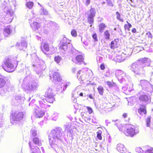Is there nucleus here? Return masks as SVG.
I'll return each mask as SVG.
<instances>
[{"instance_id": "29", "label": "nucleus", "mask_w": 153, "mask_h": 153, "mask_svg": "<svg viewBox=\"0 0 153 153\" xmlns=\"http://www.w3.org/2000/svg\"><path fill=\"white\" fill-rule=\"evenodd\" d=\"M71 122L66 123L64 126L65 128V131H67L68 132H71Z\"/></svg>"}, {"instance_id": "60", "label": "nucleus", "mask_w": 153, "mask_h": 153, "mask_svg": "<svg viewBox=\"0 0 153 153\" xmlns=\"http://www.w3.org/2000/svg\"><path fill=\"white\" fill-rule=\"evenodd\" d=\"M122 90L125 92L126 91L128 90L127 86L126 85L125 86L123 87L122 88Z\"/></svg>"}, {"instance_id": "54", "label": "nucleus", "mask_w": 153, "mask_h": 153, "mask_svg": "<svg viewBox=\"0 0 153 153\" xmlns=\"http://www.w3.org/2000/svg\"><path fill=\"white\" fill-rule=\"evenodd\" d=\"M25 70L26 71V74L27 75V76H29L31 78V77L30 76V72L29 71V68L28 67H27L26 68H25Z\"/></svg>"}, {"instance_id": "3", "label": "nucleus", "mask_w": 153, "mask_h": 153, "mask_svg": "<svg viewBox=\"0 0 153 153\" xmlns=\"http://www.w3.org/2000/svg\"><path fill=\"white\" fill-rule=\"evenodd\" d=\"M30 76H27L19 81L20 84L22 88L25 90L33 91L36 90L39 85L37 81L32 80Z\"/></svg>"}, {"instance_id": "20", "label": "nucleus", "mask_w": 153, "mask_h": 153, "mask_svg": "<svg viewBox=\"0 0 153 153\" xmlns=\"http://www.w3.org/2000/svg\"><path fill=\"white\" fill-rule=\"evenodd\" d=\"M4 11L8 16H11L13 13V12L12 10L10 7L8 5L5 7Z\"/></svg>"}, {"instance_id": "11", "label": "nucleus", "mask_w": 153, "mask_h": 153, "mask_svg": "<svg viewBox=\"0 0 153 153\" xmlns=\"http://www.w3.org/2000/svg\"><path fill=\"white\" fill-rule=\"evenodd\" d=\"M131 53L129 55V54L126 55V54L123 53L121 55L116 56L114 58V59L115 61L117 62H121L123 61L125 59H126V57L130 56L131 55Z\"/></svg>"}, {"instance_id": "23", "label": "nucleus", "mask_w": 153, "mask_h": 153, "mask_svg": "<svg viewBox=\"0 0 153 153\" xmlns=\"http://www.w3.org/2000/svg\"><path fill=\"white\" fill-rule=\"evenodd\" d=\"M12 31L10 30V26L6 27L4 29V34L6 37H7L11 33Z\"/></svg>"}, {"instance_id": "5", "label": "nucleus", "mask_w": 153, "mask_h": 153, "mask_svg": "<svg viewBox=\"0 0 153 153\" xmlns=\"http://www.w3.org/2000/svg\"><path fill=\"white\" fill-rule=\"evenodd\" d=\"M24 115L22 112H16L13 113L10 120L11 123L13 125L16 124L18 122L23 119Z\"/></svg>"}, {"instance_id": "37", "label": "nucleus", "mask_w": 153, "mask_h": 153, "mask_svg": "<svg viewBox=\"0 0 153 153\" xmlns=\"http://www.w3.org/2000/svg\"><path fill=\"white\" fill-rule=\"evenodd\" d=\"M94 17H92L88 16V22L91 24L90 27L92 26L94 21Z\"/></svg>"}, {"instance_id": "56", "label": "nucleus", "mask_w": 153, "mask_h": 153, "mask_svg": "<svg viewBox=\"0 0 153 153\" xmlns=\"http://www.w3.org/2000/svg\"><path fill=\"white\" fill-rule=\"evenodd\" d=\"M97 37V34L96 33H94L92 35L93 38L94 40V41H98Z\"/></svg>"}, {"instance_id": "45", "label": "nucleus", "mask_w": 153, "mask_h": 153, "mask_svg": "<svg viewBox=\"0 0 153 153\" xmlns=\"http://www.w3.org/2000/svg\"><path fill=\"white\" fill-rule=\"evenodd\" d=\"M31 134L33 137H36L37 135L36 131L34 129H32L31 130Z\"/></svg>"}, {"instance_id": "51", "label": "nucleus", "mask_w": 153, "mask_h": 153, "mask_svg": "<svg viewBox=\"0 0 153 153\" xmlns=\"http://www.w3.org/2000/svg\"><path fill=\"white\" fill-rule=\"evenodd\" d=\"M136 151L138 153H141L143 151L142 149L140 147H137L135 149Z\"/></svg>"}, {"instance_id": "42", "label": "nucleus", "mask_w": 153, "mask_h": 153, "mask_svg": "<svg viewBox=\"0 0 153 153\" xmlns=\"http://www.w3.org/2000/svg\"><path fill=\"white\" fill-rule=\"evenodd\" d=\"M107 84L109 86L110 88L113 87L116 85L115 83H112L111 82L109 81H107L106 82Z\"/></svg>"}, {"instance_id": "12", "label": "nucleus", "mask_w": 153, "mask_h": 153, "mask_svg": "<svg viewBox=\"0 0 153 153\" xmlns=\"http://www.w3.org/2000/svg\"><path fill=\"white\" fill-rule=\"evenodd\" d=\"M29 23L33 30L36 31L40 27V25L37 22H34L33 19L29 20Z\"/></svg>"}, {"instance_id": "16", "label": "nucleus", "mask_w": 153, "mask_h": 153, "mask_svg": "<svg viewBox=\"0 0 153 153\" xmlns=\"http://www.w3.org/2000/svg\"><path fill=\"white\" fill-rule=\"evenodd\" d=\"M29 147L31 151V153H41L39 148L33 145V143H29Z\"/></svg>"}, {"instance_id": "28", "label": "nucleus", "mask_w": 153, "mask_h": 153, "mask_svg": "<svg viewBox=\"0 0 153 153\" xmlns=\"http://www.w3.org/2000/svg\"><path fill=\"white\" fill-rule=\"evenodd\" d=\"M8 91L7 89L3 88L0 90V95L2 96H5L8 94Z\"/></svg>"}, {"instance_id": "22", "label": "nucleus", "mask_w": 153, "mask_h": 153, "mask_svg": "<svg viewBox=\"0 0 153 153\" xmlns=\"http://www.w3.org/2000/svg\"><path fill=\"white\" fill-rule=\"evenodd\" d=\"M45 101L48 102L46 101V99H43L39 101V104L41 108H46L48 107V105L46 103Z\"/></svg>"}, {"instance_id": "6", "label": "nucleus", "mask_w": 153, "mask_h": 153, "mask_svg": "<svg viewBox=\"0 0 153 153\" xmlns=\"http://www.w3.org/2000/svg\"><path fill=\"white\" fill-rule=\"evenodd\" d=\"M125 126L126 128L125 131V133L127 134L131 137L139 133L138 129H136V128L133 125L127 124L125 125Z\"/></svg>"}, {"instance_id": "63", "label": "nucleus", "mask_w": 153, "mask_h": 153, "mask_svg": "<svg viewBox=\"0 0 153 153\" xmlns=\"http://www.w3.org/2000/svg\"><path fill=\"white\" fill-rule=\"evenodd\" d=\"M110 75L109 72L107 71L105 74V75L106 76H108Z\"/></svg>"}, {"instance_id": "27", "label": "nucleus", "mask_w": 153, "mask_h": 153, "mask_svg": "<svg viewBox=\"0 0 153 153\" xmlns=\"http://www.w3.org/2000/svg\"><path fill=\"white\" fill-rule=\"evenodd\" d=\"M96 13L95 9L94 8H91L90 11L88 12V16L94 17Z\"/></svg>"}, {"instance_id": "38", "label": "nucleus", "mask_w": 153, "mask_h": 153, "mask_svg": "<svg viewBox=\"0 0 153 153\" xmlns=\"http://www.w3.org/2000/svg\"><path fill=\"white\" fill-rule=\"evenodd\" d=\"M102 131L101 130H99L97 132V137L100 140H101L102 139V137L101 134Z\"/></svg>"}, {"instance_id": "59", "label": "nucleus", "mask_w": 153, "mask_h": 153, "mask_svg": "<svg viewBox=\"0 0 153 153\" xmlns=\"http://www.w3.org/2000/svg\"><path fill=\"white\" fill-rule=\"evenodd\" d=\"M107 4L109 6H113L112 3L110 0H107Z\"/></svg>"}, {"instance_id": "58", "label": "nucleus", "mask_w": 153, "mask_h": 153, "mask_svg": "<svg viewBox=\"0 0 153 153\" xmlns=\"http://www.w3.org/2000/svg\"><path fill=\"white\" fill-rule=\"evenodd\" d=\"M106 108L108 107V108H107L108 109H109L110 108V110L109 111H111L112 110V108L113 107H111V105L110 103H109L108 104H107V106H106Z\"/></svg>"}, {"instance_id": "15", "label": "nucleus", "mask_w": 153, "mask_h": 153, "mask_svg": "<svg viewBox=\"0 0 153 153\" xmlns=\"http://www.w3.org/2000/svg\"><path fill=\"white\" fill-rule=\"evenodd\" d=\"M16 46H18V48L19 50L25 51L27 47V44L25 40H23L20 44H19L18 43H17Z\"/></svg>"}, {"instance_id": "25", "label": "nucleus", "mask_w": 153, "mask_h": 153, "mask_svg": "<svg viewBox=\"0 0 153 153\" xmlns=\"http://www.w3.org/2000/svg\"><path fill=\"white\" fill-rule=\"evenodd\" d=\"M53 79L55 81H60L61 79L59 74L58 72H55L52 76Z\"/></svg>"}, {"instance_id": "32", "label": "nucleus", "mask_w": 153, "mask_h": 153, "mask_svg": "<svg viewBox=\"0 0 153 153\" xmlns=\"http://www.w3.org/2000/svg\"><path fill=\"white\" fill-rule=\"evenodd\" d=\"M99 30L100 32L101 33H102L103 32V30L106 27V26L105 24L104 23H101L99 25Z\"/></svg>"}, {"instance_id": "30", "label": "nucleus", "mask_w": 153, "mask_h": 153, "mask_svg": "<svg viewBox=\"0 0 153 153\" xmlns=\"http://www.w3.org/2000/svg\"><path fill=\"white\" fill-rule=\"evenodd\" d=\"M129 78L130 77L126 79L125 77H122L120 78H118V79L120 83L126 84L128 81Z\"/></svg>"}, {"instance_id": "44", "label": "nucleus", "mask_w": 153, "mask_h": 153, "mask_svg": "<svg viewBox=\"0 0 153 153\" xmlns=\"http://www.w3.org/2000/svg\"><path fill=\"white\" fill-rule=\"evenodd\" d=\"M116 15H117V19L118 20L120 21V22H123V19L120 18V13L118 12H117L116 13Z\"/></svg>"}, {"instance_id": "36", "label": "nucleus", "mask_w": 153, "mask_h": 153, "mask_svg": "<svg viewBox=\"0 0 153 153\" xmlns=\"http://www.w3.org/2000/svg\"><path fill=\"white\" fill-rule=\"evenodd\" d=\"M26 5L29 9H31L33 5V2H28L26 3Z\"/></svg>"}, {"instance_id": "46", "label": "nucleus", "mask_w": 153, "mask_h": 153, "mask_svg": "<svg viewBox=\"0 0 153 153\" xmlns=\"http://www.w3.org/2000/svg\"><path fill=\"white\" fill-rule=\"evenodd\" d=\"M40 14L41 15H46L48 14V12L45 10L41 9L40 10Z\"/></svg>"}, {"instance_id": "14", "label": "nucleus", "mask_w": 153, "mask_h": 153, "mask_svg": "<svg viewBox=\"0 0 153 153\" xmlns=\"http://www.w3.org/2000/svg\"><path fill=\"white\" fill-rule=\"evenodd\" d=\"M139 100L143 102L149 103L151 102L150 97L144 94H140L139 97Z\"/></svg>"}, {"instance_id": "19", "label": "nucleus", "mask_w": 153, "mask_h": 153, "mask_svg": "<svg viewBox=\"0 0 153 153\" xmlns=\"http://www.w3.org/2000/svg\"><path fill=\"white\" fill-rule=\"evenodd\" d=\"M146 106L144 105H140V107L138 109V113L141 115L143 114H146Z\"/></svg>"}, {"instance_id": "62", "label": "nucleus", "mask_w": 153, "mask_h": 153, "mask_svg": "<svg viewBox=\"0 0 153 153\" xmlns=\"http://www.w3.org/2000/svg\"><path fill=\"white\" fill-rule=\"evenodd\" d=\"M35 100H34V99L29 104V105L30 106V105H31V106H33L32 104L35 102Z\"/></svg>"}, {"instance_id": "13", "label": "nucleus", "mask_w": 153, "mask_h": 153, "mask_svg": "<svg viewBox=\"0 0 153 153\" xmlns=\"http://www.w3.org/2000/svg\"><path fill=\"white\" fill-rule=\"evenodd\" d=\"M115 75L117 78L124 77L127 78H129V76L127 75L124 71L120 70H117L115 72Z\"/></svg>"}, {"instance_id": "8", "label": "nucleus", "mask_w": 153, "mask_h": 153, "mask_svg": "<svg viewBox=\"0 0 153 153\" xmlns=\"http://www.w3.org/2000/svg\"><path fill=\"white\" fill-rule=\"evenodd\" d=\"M71 41L65 37H63L62 39L61 42V44L60 46V49L63 50L65 51L67 49H69V48H72V45L70 43Z\"/></svg>"}, {"instance_id": "34", "label": "nucleus", "mask_w": 153, "mask_h": 153, "mask_svg": "<svg viewBox=\"0 0 153 153\" xmlns=\"http://www.w3.org/2000/svg\"><path fill=\"white\" fill-rule=\"evenodd\" d=\"M104 35L106 39L109 40L110 39V34L108 30H107L104 33Z\"/></svg>"}, {"instance_id": "9", "label": "nucleus", "mask_w": 153, "mask_h": 153, "mask_svg": "<svg viewBox=\"0 0 153 153\" xmlns=\"http://www.w3.org/2000/svg\"><path fill=\"white\" fill-rule=\"evenodd\" d=\"M140 84L142 89L146 91L151 92L153 91V88L151 84L148 81L141 80L140 81Z\"/></svg>"}, {"instance_id": "50", "label": "nucleus", "mask_w": 153, "mask_h": 153, "mask_svg": "<svg viewBox=\"0 0 153 153\" xmlns=\"http://www.w3.org/2000/svg\"><path fill=\"white\" fill-rule=\"evenodd\" d=\"M143 153H153V148H150V149L147 150L145 152Z\"/></svg>"}, {"instance_id": "53", "label": "nucleus", "mask_w": 153, "mask_h": 153, "mask_svg": "<svg viewBox=\"0 0 153 153\" xmlns=\"http://www.w3.org/2000/svg\"><path fill=\"white\" fill-rule=\"evenodd\" d=\"M132 25L131 24L128 23V25L126 24L124 25V28L125 29H126V28H130L131 27Z\"/></svg>"}, {"instance_id": "49", "label": "nucleus", "mask_w": 153, "mask_h": 153, "mask_svg": "<svg viewBox=\"0 0 153 153\" xmlns=\"http://www.w3.org/2000/svg\"><path fill=\"white\" fill-rule=\"evenodd\" d=\"M86 108L88 110V111L89 114H91L92 113L93 111L92 109L91 108L88 106H86Z\"/></svg>"}, {"instance_id": "33", "label": "nucleus", "mask_w": 153, "mask_h": 153, "mask_svg": "<svg viewBox=\"0 0 153 153\" xmlns=\"http://www.w3.org/2000/svg\"><path fill=\"white\" fill-rule=\"evenodd\" d=\"M6 83L5 80L2 78H0V88L3 87Z\"/></svg>"}, {"instance_id": "17", "label": "nucleus", "mask_w": 153, "mask_h": 153, "mask_svg": "<svg viewBox=\"0 0 153 153\" xmlns=\"http://www.w3.org/2000/svg\"><path fill=\"white\" fill-rule=\"evenodd\" d=\"M41 49L42 51L44 53L47 54V52L49 51V47L48 44L46 43H42L41 46Z\"/></svg>"}, {"instance_id": "2", "label": "nucleus", "mask_w": 153, "mask_h": 153, "mask_svg": "<svg viewBox=\"0 0 153 153\" xmlns=\"http://www.w3.org/2000/svg\"><path fill=\"white\" fill-rule=\"evenodd\" d=\"M150 62V60L148 58H142L133 63L130 69L136 74H144V68L149 66Z\"/></svg>"}, {"instance_id": "40", "label": "nucleus", "mask_w": 153, "mask_h": 153, "mask_svg": "<svg viewBox=\"0 0 153 153\" xmlns=\"http://www.w3.org/2000/svg\"><path fill=\"white\" fill-rule=\"evenodd\" d=\"M61 59V57L59 56H56L54 57L55 61L58 64L59 63Z\"/></svg>"}, {"instance_id": "35", "label": "nucleus", "mask_w": 153, "mask_h": 153, "mask_svg": "<svg viewBox=\"0 0 153 153\" xmlns=\"http://www.w3.org/2000/svg\"><path fill=\"white\" fill-rule=\"evenodd\" d=\"M97 90L99 94L100 95H102L103 94L104 92L103 88L101 86H99L97 88Z\"/></svg>"}, {"instance_id": "18", "label": "nucleus", "mask_w": 153, "mask_h": 153, "mask_svg": "<svg viewBox=\"0 0 153 153\" xmlns=\"http://www.w3.org/2000/svg\"><path fill=\"white\" fill-rule=\"evenodd\" d=\"M74 60H75V61L74 60H72L76 64L80 65L81 64V62H83V57L82 55H79L76 57L75 59Z\"/></svg>"}, {"instance_id": "31", "label": "nucleus", "mask_w": 153, "mask_h": 153, "mask_svg": "<svg viewBox=\"0 0 153 153\" xmlns=\"http://www.w3.org/2000/svg\"><path fill=\"white\" fill-rule=\"evenodd\" d=\"M50 26L51 28L54 29L57 27V24L54 22L52 21H50L48 24V26Z\"/></svg>"}, {"instance_id": "41", "label": "nucleus", "mask_w": 153, "mask_h": 153, "mask_svg": "<svg viewBox=\"0 0 153 153\" xmlns=\"http://www.w3.org/2000/svg\"><path fill=\"white\" fill-rule=\"evenodd\" d=\"M52 120H56L58 117V114L56 112H55L52 115Z\"/></svg>"}, {"instance_id": "64", "label": "nucleus", "mask_w": 153, "mask_h": 153, "mask_svg": "<svg viewBox=\"0 0 153 153\" xmlns=\"http://www.w3.org/2000/svg\"><path fill=\"white\" fill-rule=\"evenodd\" d=\"M131 31L133 33H136V30L135 28H133L132 29Z\"/></svg>"}, {"instance_id": "26", "label": "nucleus", "mask_w": 153, "mask_h": 153, "mask_svg": "<svg viewBox=\"0 0 153 153\" xmlns=\"http://www.w3.org/2000/svg\"><path fill=\"white\" fill-rule=\"evenodd\" d=\"M36 116L38 118H40L43 117L44 114V112L41 109L36 110L35 111Z\"/></svg>"}, {"instance_id": "10", "label": "nucleus", "mask_w": 153, "mask_h": 153, "mask_svg": "<svg viewBox=\"0 0 153 153\" xmlns=\"http://www.w3.org/2000/svg\"><path fill=\"white\" fill-rule=\"evenodd\" d=\"M45 95L47 97L46 98V101L50 103H52L53 102L55 101L54 98V95L52 88H49L46 91L45 93Z\"/></svg>"}, {"instance_id": "55", "label": "nucleus", "mask_w": 153, "mask_h": 153, "mask_svg": "<svg viewBox=\"0 0 153 153\" xmlns=\"http://www.w3.org/2000/svg\"><path fill=\"white\" fill-rule=\"evenodd\" d=\"M146 35L149 38L152 39V35L149 32H148L146 33Z\"/></svg>"}, {"instance_id": "52", "label": "nucleus", "mask_w": 153, "mask_h": 153, "mask_svg": "<svg viewBox=\"0 0 153 153\" xmlns=\"http://www.w3.org/2000/svg\"><path fill=\"white\" fill-rule=\"evenodd\" d=\"M116 42L113 41L111 42V47L112 49H114L115 48V45Z\"/></svg>"}, {"instance_id": "39", "label": "nucleus", "mask_w": 153, "mask_h": 153, "mask_svg": "<svg viewBox=\"0 0 153 153\" xmlns=\"http://www.w3.org/2000/svg\"><path fill=\"white\" fill-rule=\"evenodd\" d=\"M151 116L148 117L146 120V126L149 127L151 122Z\"/></svg>"}, {"instance_id": "1", "label": "nucleus", "mask_w": 153, "mask_h": 153, "mask_svg": "<svg viewBox=\"0 0 153 153\" xmlns=\"http://www.w3.org/2000/svg\"><path fill=\"white\" fill-rule=\"evenodd\" d=\"M65 134L60 127H57L52 130L49 135V144L51 147L57 153H60L61 148L58 145L64 138Z\"/></svg>"}, {"instance_id": "47", "label": "nucleus", "mask_w": 153, "mask_h": 153, "mask_svg": "<svg viewBox=\"0 0 153 153\" xmlns=\"http://www.w3.org/2000/svg\"><path fill=\"white\" fill-rule=\"evenodd\" d=\"M71 85V83L70 82H67L64 85L63 90L65 91L67 87Z\"/></svg>"}, {"instance_id": "21", "label": "nucleus", "mask_w": 153, "mask_h": 153, "mask_svg": "<svg viewBox=\"0 0 153 153\" xmlns=\"http://www.w3.org/2000/svg\"><path fill=\"white\" fill-rule=\"evenodd\" d=\"M117 149L119 152L121 153H125L126 151V149L124 146L121 144H118L117 146Z\"/></svg>"}, {"instance_id": "7", "label": "nucleus", "mask_w": 153, "mask_h": 153, "mask_svg": "<svg viewBox=\"0 0 153 153\" xmlns=\"http://www.w3.org/2000/svg\"><path fill=\"white\" fill-rule=\"evenodd\" d=\"M4 63L6 68H4V69L6 71L8 72H11L14 71L15 68L10 59L6 57L4 59Z\"/></svg>"}, {"instance_id": "48", "label": "nucleus", "mask_w": 153, "mask_h": 153, "mask_svg": "<svg viewBox=\"0 0 153 153\" xmlns=\"http://www.w3.org/2000/svg\"><path fill=\"white\" fill-rule=\"evenodd\" d=\"M72 36L74 37H76L77 35V33L76 30H73L71 32Z\"/></svg>"}, {"instance_id": "57", "label": "nucleus", "mask_w": 153, "mask_h": 153, "mask_svg": "<svg viewBox=\"0 0 153 153\" xmlns=\"http://www.w3.org/2000/svg\"><path fill=\"white\" fill-rule=\"evenodd\" d=\"M83 1L85 2V4L87 6L89 5L91 2V0H83Z\"/></svg>"}, {"instance_id": "61", "label": "nucleus", "mask_w": 153, "mask_h": 153, "mask_svg": "<svg viewBox=\"0 0 153 153\" xmlns=\"http://www.w3.org/2000/svg\"><path fill=\"white\" fill-rule=\"evenodd\" d=\"M100 69L102 70H104L105 68V67L103 64H102L100 66Z\"/></svg>"}, {"instance_id": "4", "label": "nucleus", "mask_w": 153, "mask_h": 153, "mask_svg": "<svg viewBox=\"0 0 153 153\" xmlns=\"http://www.w3.org/2000/svg\"><path fill=\"white\" fill-rule=\"evenodd\" d=\"M35 59H36V63L33 64V67L37 74H40L45 69V65L43 61L39 59L36 56H35Z\"/></svg>"}, {"instance_id": "43", "label": "nucleus", "mask_w": 153, "mask_h": 153, "mask_svg": "<svg viewBox=\"0 0 153 153\" xmlns=\"http://www.w3.org/2000/svg\"><path fill=\"white\" fill-rule=\"evenodd\" d=\"M81 73V71H78L77 73V78L78 79L80 80H84V78H83V76H80V77L79 78V75H80Z\"/></svg>"}, {"instance_id": "24", "label": "nucleus", "mask_w": 153, "mask_h": 153, "mask_svg": "<svg viewBox=\"0 0 153 153\" xmlns=\"http://www.w3.org/2000/svg\"><path fill=\"white\" fill-rule=\"evenodd\" d=\"M33 143H31V142H29V143H33V145L35 146H35L34 144L38 145L39 146L42 145L41 141L40 140L38 137H34L33 139ZM36 147L37 146H36Z\"/></svg>"}]
</instances>
